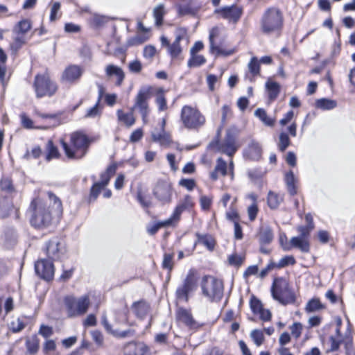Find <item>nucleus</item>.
Returning a JSON list of instances; mask_svg holds the SVG:
<instances>
[{"label":"nucleus","instance_id":"nucleus-15","mask_svg":"<svg viewBox=\"0 0 355 355\" xmlns=\"http://www.w3.org/2000/svg\"><path fill=\"white\" fill-rule=\"evenodd\" d=\"M173 189L170 182L159 181L153 189V195L162 204H167L171 201Z\"/></svg>","mask_w":355,"mask_h":355},{"label":"nucleus","instance_id":"nucleus-25","mask_svg":"<svg viewBox=\"0 0 355 355\" xmlns=\"http://www.w3.org/2000/svg\"><path fill=\"white\" fill-rule=\"evenodd\" d=\"M291 249L295 248L302 252H309L310 250V244L308 239L303 237L295 236L291 239Z\"/></svg>","mask_w":355,"mask_h":355},{"label":"nucleus","instance_id":"nucleus-8","mask_svg":"<svg viewBox=\"0 0 355 355\" xmlns=\"http://www.w3.org/2000/svg\"><path fill=\"white\" fill-rule=\"evenodd\" d=\"M34 88L36 96L42 98L53 96L58 87L56 83L50 78L47 73H45L44 74H37L35 77Z\"/></svg>","mask_w":355,"mask_h":355},{"label":"nucleus","instance_id":"nucleus-33","mask_svg":"<svg viewBox=\"0 0 355 355\" xmlns=\"http://www.w3.org/2000/svg\"><path fill=\"white\" fill-rule=\"evenodd\" d=\"M285 182L286 184L287 189L288 193L291 196H294L297 193V189L295 187L296 178L292 171H289L285 175Z\"/></svg>","mask_w":355,"mask_h":355},{"label":"nucleus","instance_id":"nucleus-20","mask_svg":"<svg viewBox=\"0 0 355 355\" xmlns=\"http://www.w3.org/2000/svg\"><path fill=\"white\" fill-rule=\"evenodd\" d=\"M257 237L261 245H267L271 243L274 239L271 227L268 224H261L257 232Z\"/></svg>","mask_w":355,"mask_h":355},{"label":"nucleus","instance_id":"nucleus-60","mask_svg":"<svg viewBox=\"0 0 355 355\" xmlns=\"http://www.w3.org/2000/svg\"><path fill=\"white\" fill-rule=\"evenodd\" d=\"M47 194L51 202H53L54 208L58 212H62V202L60 199L51 192H48Z\"/></svg>","mask_w":355,"mask_h":355},{"label":"nucleus","instance_id":"nucleus-14","mask_svg":"<svg viewBox=\"0 0 355 355\" xmlns=\"http://www.w3.org/2000/svg\"><path fill=\"white\" fill-rule=\"evenodd\" d=\"M214 13L230 23L236 24L243 14V8L235 4L225 6L216 9Z\"/></svg>","mask_w":355,"mask_h":355},{"label":"nucleus","instance_id":"nucleus-62","mask_svg":"<svg viewBox=\"0 0 355 355\" xmlns=\"http://www.w3.org/2000/svg\"><path fill=\"white\" fill-rule=\"evenodd\" d=\"M90 21L93 25L98 26L103 24L106 21V19L104 16L94 13L91 17Z\"/></svg>","mask_w":355,"mask_h":355},{"label":"nucleus","instance_id":"nucleus-23","mask_svg":"<svg viewBox=\"0 0 355 355\" xmlns=\"http://www.w3.org/2000/svg\"><path fill=\"white\" fill-rule=\"evenodd\" d=\"M245 156L252 160H258L261 155V148L259 144L252 141L244 152Z\"/></svg>","mask_w":355,"mask_h":355},{"label":"nucleus","instance_id":"nucleus-44","mask_svg":"<svg viewBox=\"0 0 355 355\" xmlns=\"http://www.w3.org/2000/svg\"><path fill=\"white\" fill-rule=\"evenodd\" d=\"M46 159L50 161L52 159L58 158L60 155L59 151L56 146L53 145L51 140L48 141L46 144Z\"/></svg>","mask_w":355,"mask_h":355},{"label":"nucleus","instance_id":"nucleus-38","mask_svg":"<svg viewBox=\"0 0 355 355\" xmlns=\"http://www.w3.org/2000/svg\"><path fill=\"white\" fill-rule=\"evenodd\" d=\"M149 39L148 33H138L135 36L130 37L127 40V45L128 46H133L140 45Z\"/></svg>","mask_w":355,"mask_h":355},{"label":"nucleus","instance_id":"nucleus-24","mask_svg":"<svg viewBox=\"0 0 355 355\" xmlns=\"http://www.w3.org/2000/svg\"><path fill=\"white\" fill-rule=\"evenodd\" d=\"M218 173L222 176L227 175V164L221 157L218 158L214 170L210 173V178L214 181L217 180L218 178Z\"/></svg>","mask_w":355,"mask_h":355},{"label":"nucleus","instance_id":"nucleus-64","mask_svg":"<svg viewBox=\"0 0 355 355\" xmlns=\"http://www.w3.org/2000/svg\"><path fill=\"white\" fill-rule=\"evenodd\" d=\"M290 329L293 336L295 338H298L302 334V325L300 322H295L292 326H291Z\"/></svg>","mask_w":355,"mask_h":355},{"label":"nucleus","instance_id":"nucleus-50","mask_svg":"<svg viewBox=\"0 0 355 355\" xmlns=\"http://www.w3.org/2000/svg\"><path fill=\"white\" fill-rule=\"evenodd\" d=\"M102 106L96 102V103L91 108L88 109L85 117L86 118H96L100 116L101 114Z\"/></svg>","mask_w":355,"mask_h":355},{"label":"nucleus","instance_id":"nucleus-47","mask_svg":"<svg viewBox=\"0 0 355 355\" xmlns=\"http://www.w3.org/2000/svg\"><path fill=\"white\" fill-rule=\"evenodd\" d=\"M164 15V7L162 4H160L154 8L153 16L155 19V24L157 26H159L162 24Z\"/></svg>","mask_w":355,"mask_h":355},{"label":"nucleus","instance_id":"nucleus-22","mask_svg":"<svg viewBox=\"0 0 355 355\" xmlns=\"http://www.w3.org/2000/svg\"><path fill=\"white\" fill-rule=\"evenodd\" d=\"M105 73L107 76H116V80L115 85L117 86L121 85L125 78V73L123 69L114 64H108L105 68Z\"/></svg>","mask_w":355,"mask_h":355},{"label":"nucleus","instance_id":"nucleus-7","mask_svg":"<svg viewBox=\"0 0 355 355\" xmlns=\"http://www.w3.org/2000/svg\"><path fill=\"white\" fill-rule=\"evenodd\" d=\"M271 292L272 297L284 305L295 302V295L289 288L288 282L284 278L274 280Z\"/></svg>","mask_w":355,"mask_h":355},{"label":"nucleus","instance_id":"nucleus-39","mask_svg":"<svg viewBox=\"0 0 355 355\" xmlns=\"http://www.w3.org/2000/svg\"><path fill=\"white\" fill-rule=\"evenodd\" d=\"M315 105L321 110H330L337 106V102L332 99L322 98L316 101Z\"/></svg>","mask_w":355,"mask_h":355},{"label":"nucleus","instance_id":"nucleus-40","mask_svg":"<svg viewBox=\"0 0 355 355\" xmlns=\"http://www.w3.org/2000/svg\"><path fill=\"white\" fill-rule=\"evenodd\" d=\"M266 87L268 92L269 98L272 101L275 100L278 96L280 92L279 85L274 81H268L266 83Z\"/></svg>","mask_w":355,"mask_h":355},{"label":"nucleus","instance_id":"nucleus-18","mask_svg":"<svg viewBox=\"0 0 355 355\" xmlns=\"http://www.w3.org/2000/svg\"><path fill=\"white\" fill-rule=\"evenodd\" d=\"M176 319L190 329H198L202 327V324L193 318L191 310L182 307L177 309Z\"/></svg>","mask_w":355,"mask_h":355},{"label":"nucleus","instance_id":"nucleus-51","mask_svg":"<svg viewBox=\"0 0 355 355\" xmlns=\"http://www.w3.org/2000/svg\"><path fill=\"white\" fill-rule=\"evenodd\" d=\"M249 72L253 76H257L259 74L260 65L259 62L256 57L252 58L250 62L248 63Z\"/></svg>","mask_w":355,"mask_h":355},{"label":"nucleus","instance_id":"nucleus-58","mask_svg":"<svg viewBox=\"0 0 355 355\" xmlns=\"http://www.w3.org/2000/svg\"><path fill=\"white\" fill-rule=\"evenodd\" d=\"M24 328V324L20 319H17L11 322L10 324V330L14 333L21 331Z\"/></svg>","mask_w":355,"mask_h":355},{"label":"nucleus","instance_id":"nucleus-1","mask_svg":"<svg viewBox=\"0 0 355 355\" xmlns=\"http://www.w3.org/2000/svg\"><path fill=\"white\" fill-rule=\"evenodd\" d=\"M284 26V15L276 7H270L264 10L260 21V31L263 35H279Z\"/></svg>","mask_w":355,"mask_h":355},{"label":"nucleus","instance_id":"nucleus-31","mask_svg":"<svg viewBox=\"0 0 355 355\" xmlns=\"http://www.w3.org/2000/svg\"><path fill=\"white\" fill-rule=\"evenodd\" d=\"M152 139L153 141L159 143L161 146H167L171 142V136L164 130L160 132H153Z\"/></svg>","mask_w":355,"mask_h":355},{"label":"nucleus","instance_id":"nucleus-4","mask_svg":"<svg viewBox=\"0 0 355 355\" xmlns=\"http://www.w3.org/2000/svg\"><path fill=\"white\" fill-rule=\"evenodd\" d=\"M180 119L185 128L193 130H198L206 123L205 116L196 107L187 105L182 107Z\"/></svg>","mask_w":355,"mask_h":355},{"label":"nucleus","instance_id":"nucleus-6","mask_svg":"<svg viewBox=\"0 0 355 355\" xmlns=\"http://www.w3.org/2000/svg\"><path fill=\"white\" fill-rule=\"evenodd\" d=\"M201 287L204 296L211 302H219L223 296V282L214 277H204Z\"/></svg>","mask_w":355,"mask_h":355},{"label":"nucleus","instance_id":"nucleus-45","mask_svg":"<svg viewBox=\"0 0 355 355\" xmlns=\"http://www.w3.org/2000/svg\"><path fill=\"white\" fill-rule=\"evenodd\" d=\"M291 141L288 135L285 132H282L279 136V141L277 147L282 152H284L286 149L290 146Z\"/></svg>","mask_w":355,"mask_h":355},{"label":"nucleus","instance_id":"nucleus-56","mask_svg":"<svg viewBox=\"0 0 355 355\" xmlns=\"http://www.w3.org/2000/svg\"><path fill=\"white\" fill-rule=\"evenodd\" d=\"M173 255L172 254H164L162 261V267L171 271L173 266Z\"/></svg>","mask_w":355,"mask_h":355},{"label":"nucleus","instance_id":"nucleus-34","mask_svg":"<svg viewBox=\"0 0 355 355\" xmlns=\"http://www.w3.org/2000/svg\"><path fill=\"white\" fill-rule=\"evenodd\" d=\"M102 324L103 325V327H105V329H106V331L107 332H109V333L112 334V335L117 336V337L125 338V337L128 336L131 333L130 330L123 331H117L112 330V326L108 322L105 315H103L102 316Z\"/></svg>","mask_w":355,"mask_h":355},{"label":"nucleus","instance_id":"nucleus-52","mask_svg":"<svg viewBox=\"0 0 355 355\" xmlns=\"http://www.w3.org/2000/svg\"><path fill=\"white\" fill-rule=\"evenodd\" d=\"M250 336L257 346H260L263 344L264 336L262 331L254 329L252 331Z\"/></svg>","mask_w":355,"mask_h":355},{"label":"nucleus","instance_id":"nucleus-16","mask_svg":"<svg viewBox=\"0 0 355 355\" xmlns=\"http://www.w3.org/2000/svg\"><path fill=\"white\" fill-rule=\"evenodd\" d=\"M193 205L194 202L191 196L186 195L182 199L180 200L169 218L176 225L180 220L182 214L185 211L191 210Z\"/></svg>","mask_w":355,"mask_h":355},{"label":"nucleus","instance_id":"nucleus-57","mask_svg":"<svg viewBox=\"0 0 355 355\" xmlns=\"http://www.w3.org/2000/svg\"><path fill=\"white\" fill-rule=\"evenodd\" d=\"M250 308L254 314L258 313L263 309V305L259 300L252 297L250 300Z\"/></svg>","mask_w":355,"mask_h":355},{"label":"nucleus","instance_id":"nucleus-29","mask_svg":"<svg viewBox=\"0 0 355 355\" xmlns=\"http://www.w3.org/2000/svg\"><path fill=\"white\" fill-rule=\"evenodd\" d=\"M217 29L212 28L209 33V43H210V49L211 51L216 52L218 55H223L225 56H228L234 53V51L233 49H230L228 51L224 50L218 46H215L214 44V38L216 36Z\"/></svg>","mask_w":355,"mask_h":355},{"label":"nucleus","instance_id":"nucleus-32","mask_svg":"<svg viewBox=\"0 0 355 355\" xmlns=\"http://www.w3.org/2000/svg\"><path fill=\"white\" fill-rule=\"evenodd\" d=\"M31 22L28 19H22L19 21L13 28L12 33H18L26 35L27 32L31 28Z\"/></svg>","mask_w":355,"mask_h":355},{"label":"nucleus","instance_id":"nucleus-11","mask_svg":"<svg viewBox=\"0 0 355 355\" xmlns=\"http://www.w3.org/2000/svg\"><path fill=\"white\" fill-rule=\"evenodd\" d=\"M210 147L217 152L232 157L237 150L236 138L230 132H227L222 141H216L210 144Z\"/></svg>","mask_w":355,"mask_h":355},{"label":"nucleus","instance_id":"nucleus-2","mask_svg":"<svg viewBox=\"0 0 355 355\" xmlns=\"http://www.w3.org/2000/svg\"><path fill=\"white\" fill-rule=\"evenodd\" d=\"M31 223L35 228L49 227L52 221V214L46 204L40 198L34 199L30 205Z\"/></svg>","mask_w":355,"mask_h":355},{"label":"nucleus","instance_id":"nucleus-46","mask_svg":"<svg viewBox=\"0 0 355 355\" xmlns=\"http://www.w3.org/2000/svg\"><path fill=\"white\" fill-rule=\"evenodd\" d=\"M198 9L196 8H193L191 5H180L178 6V12L179 16H184V15H192L194 16L196 15Z\"/></svg>","mask_w":355,"mask_h":355},{"label":"nucleus","instance_id":"nucleus-12","mask_svg":"<svg viewBox=\"0 0 355 355\" xmlns=\"http://www.w3.org/2000/svg\"><path fill=\"white\" fill-rule=\"evenodd\" d=\"M46 256L50 261L60 260L66 252L64 243L59 238L49 240L44 248Z\"/></svg>","mask_w":355,"mask_h":355},{"label":"nucleus","instance_id":"nucleus-19","mask_svg":"<svg viewBox=\"0 0 355 355\" xmlns=\"http://www.w3.org/2000/svg\"><path fill=\"white\" fill-rule=\"evenodd\" d=\"M83 72V67L76 64H71L63 71L61 81L70 84L76 83L80 79Z\"/></svg>","mask_w":355,"mask_h":355},{"label":"nucleus","instance_id":"nucleus-17","mask_svg":"<svg viewBox=\"0 0 355 355\" xmlns=\"http://www.w3.org/2000/svg\"><path fill=\"white\" fill-rule=\"evenodd\" d=\"M35 270L37 275L44 280L49 281L54 276V266L49 259H41L35 264Z\"/></svg>","mask_w":355,"mask_h":355},{"label":"nucleus","instance_id":"nucleus-28","mask_svg":"<svg viewBox=\"0 0 355 355\" xmlns=\"http://www.w3.org/2000/svg\"><path fill=\"white\" fill-rule=\"evenodd\" d=\"M166 91L160 87L156 90L155 102L157 105L159 112L165 111L168 109L166 98L165 96Z\"/></svg>","mask_w":355,"mask_h":355},{"label":"nucleus","instance_id":"nucleus-3","mask_svg":"<svg viewBox=\"0 0 355 355\" xmlns=\"http://www.w3.org/2000/svg\"><path fill=\"white\" fill-rule=\"evenodd\" d=\"M61 144L68 158L78 159L86 155L89 140L85 134L76 132L71 135V146L63 140L61 141Z\"/></svg>","mask_w":355,"mask_h":355},{"label":"nucleus","instance_id":"nucleus-35","mask_svg":"<svg viewBox=\"0 0 355 355\" xmlns=\"http://www.w3.org/2000/svg\"><path fill=\"white\" fill-rule=\"evenodd\" d=\"M116 170V166L115 164L109 166L106 171L101 173V180L98 183L105 187L108 184L111 177L115 173Z\"/></svg>","mask_w":355,"mask_h":355},{"label":"nucleus","instance_id":"nucleus-5","mask_svg":"<svg viewBox=\"0 0 355 355\" xmlns=\"http://www.w3.org/2000/svg\"><path fill=\"white\" fill-rule=\"evenodd\" d=\"M64 305L69 318L78 317L87 313L90 305V300L87 295L80 297L67 295L64 298Z\"/></svg>","mask_w":355,"mask_h":355},{"label":"nucleus","instance_id":"nucleus-53","mask_svg":"<svg viewBox=\"0 0 355 355\" xmlns=\"http://www.w3.org/2000/svg\"><path fill=\"white\" fill-rule=\"evenodd\" d=\"M104 189L105 187L101 184L98 182L94 183L90 190L89 201L95 200Z\"/></svg>","mask_w":355,"mask_h":355},{"label":"nucleus","instance_id":"nucleus-10","mask_svg":"<svg viewBox=\"0 0 355 355\" xmlns=\"http://www.w3.org/2000/svg\"><path fill=\"white\" fill-rule=\"evenodd\" d=\"M196 288V279L193 272L190 271L184 279L182 284L180 285L175 291L178 301L187 302L189 294Z\"/></svg>","mask_w":355,"mask_h":355},{"label":"nucleus","instance_id":"nucleus-61","mask_svg":"<svg viewBox=\"0 0 355 355\" xmlns=\"http://www.w3.org/2000/svg\"><path fill=\"white\" fill-rule=\"evenodd\" d=\"M128 69L132 73H139L142 69V64L138 60H133L128 64Z\"/></svg>","mask_w":355,"mask_h":355},{"label":"nucleus","instance_id":"nucleus-48","mask_svg":"<svg viewBox=\"0 0 355 355\" xmlns=\"http://www.w3.org/2000/svg\"><path fill=\"white\" fill-rule=\"evenodd\" d=\"M145 347L141 345H130L126 349L125 355H144Z\"/></svg>","mask_w":355,"mask_h":355},{"label":"nucleus","instance_id":"nucleus-27","mask_svg":"<svg viewBox=\"0 0 355 355\" xmlns=\"http://www.w3.org/2000/svg\"><path fill=\"white\" fill-rule=\"evenodd\" d=\"M26 35L18 33H13L12 42L10 44V48L12 54H17L18 51L26 43Z\"/></svg>","mask_w":355,"mask_h":355},{"label":"nucleus","instance_id":"nucleus-63","mask_svg":"<svg viewBox=\"0 0 355 355\" xmlns=\"http://www.w3.org/2000/svg\"><path fill=\"white\" fill-rule=\"evenodd\" d=\"M258 207L257 203H252L248 208V215L250 221H253L257 218L258 214Z\"/></svg>","mask_w":355,"mask_h":355},{"label":"nucleus","instance_id":"nucleus-21","mask_svg":"<svg viewBox=\"0 0 355 355\" xmlns=\"http://www.w3.org/2000/svg\"><path fill=\"white\" fill-rule=\"evenodd\" d=\"M349 340V334H346L345 338H343L339 329H336L335 334L329 336L326 343L328 346L327 351L331 352L337 351L343 342H347Z\"/></svg>","mask_w":355,"mask_h":355},{"label":"nucleus","instance_id":"nucleus-36","mask_svg":"<svg viewBox=\"0 0 355 355\" xmlns=\"http://www.w3.org/2000/svg\"><path fill=\"white\" fill-rule=\"evenodd\" d=\"M117 116L119 121H122L126 126L130 127L135 123L132 110L128 113H125L122 110L117 111Z\"/></svg>","mask_w":355,"mask_h":355},{"label":"nucleus","instance_id":"nucleus-26","mask_svg":"<svg viewBox=\"0 0 355 355\" xmlns=\"http://www.w3.org/2000/svg\"><path fill=\"white\" fill-rule=\"evenodd\" d=\"M149 305L144 300L135 302L132 305V309L137 317L144 318L149 311Z\"/></svg>","mask_w":355,"mask_h":355},{"label":"nucleus","instance_id":"nucleus-55","mask_svg":"<svg viewBox=\"0 0 355 355\" xmlns=\"http://www.w3.org/2000/svg\"><path fill=\"white\" fill-rule=\"evenodd\" d=\"M295 259L293 256H285L277 263V268H284L288 265H294Z\"/></svg>","mask_w":355,"mask_h":355},{"label":"nucleus","instance_id":"nucleus-13","mask_svg":"<svg viewBox=\"0 0 355 355\" xmlns=\"http://www.w3.org/2000/svg\"><path fill=\"white\" fill-rule=\"evenodd\" d=\"M179 32L177 33L175 40L171 44L165 36L160 37V42L162 46L167 49V52L171 58L174 60L180 57L182 53V49L180 46V41L183 38V35L186 33L184 29H180Z\"/></svg>","mask_w":355,"mask_h":355},{"label":"nucleus","instance_id":"nucleus-41","mask_svg":"<svg viewBox=\"0 0 355 355\" xmlns=\"http://www.w3.org/2000/svg\"><path fill=\"white\" fill-rule=\"evenodd\" d=\"M323 309H324V306L321 303L320 300L318 298H313L307 302L305 311L307 313H313Z\"/></svg>","mask_w":355,"mask_h":355},{"label":"nucleus","instance_id":"nucleus-30","mask_svg":"<svg viewBox=\"0 0 355 355\" xmlns=\"http://www.w3.org/2000/svg\"><path fill=\"white\" fill-rule=\"evenodd\" d=\"M284 200V196L273 191H269L267 197V203L271 209H276Z\"/></svg>","mask_w":355,"mask_h":355},{"label":"nucleus","instance_id":"nucleus-59","mask_svg":"<svg viewBox=\"0 0 355 355\" xmlns=\"http://www.w3.org/2000/svg\"><path fill=\"white\" fill-rule=\"evenodd\" d=\"M225 215L226 218L228 220L232 222L234 224H235V223H239V216L237 211L235 209L231 208L229 211L226 212Z\"/></svg>","mask_w":355,"mask_h":355},{"label":"nucleus","instance_id":"nucleus-49","mask_svg":"<svg viewBox=\"0 0 355 355\" xmlns=\"http://www.w3.org/2000/svg\"><path fill=\"white\" fill-rule=\"evenodd\" d=\"M206 62L205 58L204 56L201 55H191V58L188 61V66L189 67H199L203 64H205Z\"/></svg>","mask_w":355,"mask_h":355},{"label":"nucleus","instance_id":"nucleus-37","mask_svg":"<svg viewBox=\"0 0 355 355\" xmlns=\"http://www.w3.org/2000/svg\"><path fill=\"white\" fill-rule=\"evenodd\" d=\"M174 227L175 226L171 220L168 218V219L156 223L151 226L147 227V232L150 235H154L161 227Z\"/></svg>","mask_w":355,"mask_h":355},{"label":"nucleus","instance_id":"nucleus-43","mask_svg":"<svg viewBox=\"0 0 355 355\" xmlns=\"http://www.w3.org/2000/svg\"><path fill=\"white\" fill-rule=\"evenodd\" d=\"M254 115L258 117L266 125L273 126L275 120L267 115L265 110L258 108L254 112Z\"/></svg>","mask_w":355,"mask_h":355},{"label":"nucleus","instance_id":"nucleus-9","mask_svg":"<svg viewBox=\"0 0 355 355\" xmlns=\"http://www.w3.org/2000/svg\"><path fill=\"white\" fill-rule=\"evenodd\" d=\"M150 98V88H141L135 98V104L132 110H138L141 115L142 121L144 124L148 123V117L150 114V107L148 100Z\"/></svg>","mask_w":355,"mask_h":355},{"label":"nucleus","instance_id":"nucleus-42","mask_svg":"<svg viewBox=\"0 0 355 355\" xmlns=\"http://www.w3.org/2000/svg\"><path fill=\"white\" fill-rule=\"evenodd\" d=\"M198 237V243L205 245L208 250H212L215 245V242L211 236L208 234H196Z\"/></svg>","mask_w":355,"mask_h":355},{"label":"nucleus","instance_id":"nucleus-54","mask_svg":"<svg viewBox=\"0 0 355 355\" xmlns=\"http://www.w3.org/2000/svg\"><path fill=\"white\" fill-rule=\"evenodd\" d=\"M26 347L28 351L31 354H35L37 352L39 348V342L36 337H33L27 340L26 341Z\"/></svg>","mask_w":355,"mask_h":355}]
</instances>
